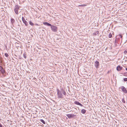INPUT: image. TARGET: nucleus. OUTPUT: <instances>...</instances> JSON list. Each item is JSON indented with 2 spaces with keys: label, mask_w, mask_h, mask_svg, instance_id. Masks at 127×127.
Instances as JSON below:
<instances>
[{
  "label": "nucleus",
  "mask_w": 127,
  "mask_h": 127,
  "mask_svg": "<svg viewBox=\"0 0 127 127\" xmlns=\"http://www.w3.org/2000/svg\"><path fill=\"white\" fill-rule=\"evenodd\" d=\"M112 35L111 33H110V34L108 35V37L109 38H111L112 37Z\"/></svg>",
  "instance_id": "15"
},
{
  "label": "nucleus",
  "mask_w": 127,
  "mask_h": 127,
  "mask_svg": "<svg viewBox=\"0 0 127 127\" xmlns=\"http://www.w3.org/2000/svg\"><path fill=\"white\" fill-rule=\"evenodd\" d=\"M3 69V68L1 66H0V70H1Z\"/></svg>",
  "instance_id": "22"
},
{
  "label": "nucleus",
  "mask_w": 127,
  "mask_h": 127,
  "mask_svg": "<svg viewBox=\"0 0 127 127\" xmlns=\"http://www.w3.org/2000/svg\"><path fill=\"white\" fill-rule=\"evenodd\" d=\"M124 53L125 54H126L127 53V50H125L124 52Z\"/></svg>",
  "instance_id": "19"
},
{
  "label": "nucleus",
  "mask_w": 127,
  "mask_h": 127,
  "mask_svg": "<svg viewBox=\"0 0 127 127\" xmlns=\"http://www.w3.org/2000/svg\"><path fill=\"white\" fill-rule=\"evenodd\" d=\"M41 122L42 123L44 124H45V122L42 119H41L40 120Z\"/></svg>",
  "instance_id": "11"
},
{
  "label": "nucleus",
  "mask_w": 127,
  "mask_h": 127,
  "mask_svg": "<svg viewBox=\"0 0 127 127\" xmlns=\"http://www.w3.org/2000/svg\"><path fill=\"white\" fill-rule=\"evenodd\" d=\"M81 113L83 114H84L86 112V110L84 109H83L81 110Z\"/></svg>",
  "instance_id": "10"
},
{
  "label": "nucleus",
  "mask_w": 127,
  "mask_h": 127,
  "mask_svg": "<svg viewBox=\"0 0 127 127\" xmlns=\"http://www.w3.org/2000/svg\"><path fill=\"white\" fill-rule=\"evenodd\" d=\"M5 55L6 57H7L8 56V55L7 53H5Z\"/></svg>",
  "instance_id": "17"
},
{
  "label": "nucleus",
  "mask_w": 127,
  "mask_h": 127,
  "mask_svg": "<svg viewBox=\"0 0 127 127\" xmlns=\"http://www.w3.org/2000/svg\"><path fill=\"white\" fill-rule=\"evenodd\" d=\"M11 22H13L14 21V19H11Z\"/></svg>",
  "instance_id": "21"
},
{
  "label": "nucleus",
  "mask_w": 127,
  "mask_h": 127,
  "mask_svg": "<svg viewBox=\"0 0 127 127\" xmlns=\"http://www.w3.org/2000/svg\"><path fill=\"white\" fill-rule=\"evenodd\" d=\"M126 70L127 71V68H126Z\"/></svg>",
  "instance_id": "28"
},
{
  "label": "nucleus",
  "mask_w": 127,
  "mask_h": 127,
  "mask_svg": "<svg viewBox=\"0 0 127 127\" xmlns=\"http://www.w3.org/2000/svg\"><path fill=\"white\" fill-rule=\"evenodd\" d=\"M74 102L75 104L78 105H79V104L80 103L77 101H75Z\"/></svg>",
  "instance_id": "14"
},
{
  "label": "nucleus",
  "mask_w": 127,
  "mask_h": 127,
  "mask_svg": "<svg viewBox=\"0 0 127 127\" xmlns=\"http://www.w3.org/2000/svg\"><path fill=\"white\" fill-rule=\"evenodd\" d=\"M79 105L80 106H82L83 105L81 103H80Z\"/></svg>",
  "instance_id": "25"
},
{
  "label": "nucleus",
  "mask_w": 127,
  "mask_h": 127,
  "mask_svg": "<svg viewBox=\"0 0 127 127\" xmlns=\"http://www.w3.org/2000/svg\"><path fill=\"white\" fill-rule=\"evenodd\" d=\"M29 24L31 26H33V24L31 21H30L29 22Z\"/></svg>",
  "instance_id": "12"
},
{
  "label": "nucleus",
  "mask_w": 127,
  "mask_h": 127,
  "mask_svg": "<svg viewBox=\"0 0 127 127\" xmlns=\"http://www.w3.org/2000/svg\"><path fill=\"white\" fill-rule=\"evenodd\" d=\"M36 25H38L37 24Z\"/></svg>",
  "instance_id": "29"
},
{
  "label": "nucleus",
  "mask_w": 127,
  "mask_h": 127,
  "mask_svg": "<svg viewBox=\"0 0 127 127\" xmlns=\"http://www.w3.org/2000/svg\"><path fill=\"white\" fill-rule=\"evenodd\" d=\"M119 35L121 38H122V36L120 34H119Z\"/></svg>",
  "instance_id": "23"
},
{
  "label": "nucleus",
  "mask_w": 127,
  "mask_h": 127,
  "mask_svg": "<svg viewBox=\"0 0 127 127\" xmlns=\"http://www.w3.org/2000/svg\"><path fill=\"white\" fill-rule=\"evenodd\" d=\"M122 67L120 66L119 65H118L117 66V70L118 71H120L122 69Z\"/></svg>",
  "instance_id": "7"
},
{
  "label": "nucleus",
  "mask_w": 127,
  "mask_h": 127,
  "mask_svg": "<svg viewBox=\"0 0 127 127\" xmlns=\"http://www.w3.org/2000/svg\"><path fill=\"white\" fill-rule=\"evenodd\" d=\"M62 93L64 95H66V93L63 90L62 91Z\"/></svg>",
  "instance_id": "16"
},
{
  "label": "nucleus",
  "mask_w": 127,
  "mask_h": 127,
  "mask_svg": "<svg viewBox=\"0 0 127 127\" xmlns=\"http://www.w3.org/2000/svg\"><path fill=\"white\" fill-rule=\"evenodd\" d=\"M51 28L52 31L54 32H56L58 30L57 27L55 26L51 25Z\"/></svg>",
  "instance_id": "1"
},
{
  "label": "nucleus",
  "mask_w": 127,
  "mask_h": 127,
  "mask_svg": "<svg viewBox=\"0 0 127 127\" xmlns=\"http://www.w3.org/2000/svg\"><path fill=\"white\" fill-rule=\"evenodd\" d=\"M121 88L122 91L125 93H127V91L125 88L124 86H122L121 87Z\"/></svg>",
  "instance_id": "4"
},
{
  "label": "nucleus",
  "mask_w": 127,
  "mask_h": 127,
  "mask_svg": "<svg viewBox=\"0 0 127 127\" xmlns=\"http://www.w3.org/2000/svg\"><path fill=\"white\" fill-rule=\"evenodd\" d=\"M81 6H86V5H81Z\"/></svg>",
  "instance_id": "26"
},
{
  "label": "nucleus",
  "mask_w": 127,
  "mask_h": 127,
  "mask_svg": "<svg viewBox=\"0 0 127 127\" xmlns=\"http://www.w3.org/2000/svg\"><path fill=\"white\" fill-rule=\"evenodd\" d=\"M93 34L94 35H96L97 34H96V33L95 32V33H94Z\"/></svg>",
  "instance_id": "27"
},
{
  "label": "nucleus",
  "mask_w": 127,
  "mask_h": 127,
  "mask_svg": "<svg viewBox=\"0 0 127 127\" xmlns=\"http://www.w3.org/2000/svg\"><path fill=\"white\" fill-rule=\"evenodd\" d=\"M14 11L15 13L16 14H18V11H20L19 8H15Z\"/></svg>",
  "instance_id": "8"
},
{
  "label": "nucleus",
  "mask_w": 127,
  "mask_h": 127,
  "mask_svg": "<svg viewBox=\"0 0 127 127\" xmlns=\"http://www.w3.org/2000/svg\"><path fill=\"white\" fill-rule=\"evenodd\" d=\"M57 92L58 97L59 98H62L63 97V95H62L61 92L58 89H57Z\"/></svg>",
  "instance_id": "2"
},
{
  "label": "nucleus",
  "mask_w": 127,
  "mask_h": 127,
  "mask_svg": "<svg viewBox=\"0 0 127 127\" xmlns=\"http://www.w3.org/2000/svg\"><path fill=\"white\" fill-rule=\"evenodd\" d=\"M122 101L123 102L125 103V102L124 99L123 98L122 100Z\"/></svg>",
  "instance_id": "20"
},
{
  "label": "nucleus",
  "mask_w": 127,
  "mask_h": 127,
  "mask_svg": "<svg viewBox=\"0 0 127 127\" xmlns=\"http://www.w3.org/2000/svg\"><path fill=\"white\" fill-rule=\"evenodd\" d=\"M124 81H127V78H125L124 79Z\"/></svg>",
  "instance_id": "18"
},
{
  "label": "nucleus",
  "mask_w": 127,
  "mask_h": 127,
  "mask_svg": "<svg viewBox=\"0 0 127 127\" xmlns=\"http://www.w3.org/2000/svg\"><path fill=\"white\" fill-rule=\"evenodd\" d=\"M22 20L25 24V25L26 26H27L28 25V23L25 20V19L23 17H22Z\"/></svg>",
  "instance_id": "5"
},
{
  "label": "nucleus",
  "mask_w": 127,
  "mask_h": 127,
  "mask_svg": "<svg viewBox=\"0 0 127 127\" xmlns=\"http://www.w3.org/2000/svg\"><path fill=\"white\" fill-rule=\"evenodd\" d=\"M43 24L44 25H47V26H51V24H50L49 23L47 22H44L43 23Z\"/></svg>",
  "instance_id": "9"
},
{
  "label": "nucleus",
  "mask_w": 127,
  "mask_h": 127,
  "mask_svg": "<svg viewBox=\"0 0 127 127\" xmlns=\"http://www.w3.org/2000/svg\"><path fill=\"white\" fill-rule=\"evenodd\" d=\"M98 31H97L95 32L96 34H98Z\"/></svg>",
  "instance_id": "24"
},
{
  "label": "nucleus",
  "mask_w": 127,
  "mask_h": 127,
  "mask_svg": "<svg viewBox=\"0 0 127 127\" xmlns=\"http://www.w3.org/2000/svg\"><path fill=\"white\" fill-rule=\"evenodd\" d=\"M0 71L2 73V74L4 73L5 72V71L4 69H2L1 70H0Z\"/></svg>",
  "instance_id": "13"
},
{
  "label": "nucleus",
  "mask_w": 127,
  "mask_h": 127,
  "mask_svg": "<svg viewBox=\"0 0 127 127\" xmlns=\"http://www.w3.org/2000/svg\"><path fill=\"white\" fill-rule=\"evenodd\" d=\"M95 66L96 68H97L99 65V63L97 61H96L95 62Z\"/></svg>",
  "instance_id": "6"
},
{
  "label": "nucleus",
  "mask_w": 127,
  "mask_h": 127,
  "mask_svg": "<svg viewBox=\"0 0 127 127\" xmlns=\"http://www.w3.org/2000/svg\"><path fill=\"white\" fill-rule=\"evenodd\" d=\"M66 116L69 118H71L73 117L75 115L73 114H67Z\"/></svg>",
  "instance_id": "3"
}]
</instances>
